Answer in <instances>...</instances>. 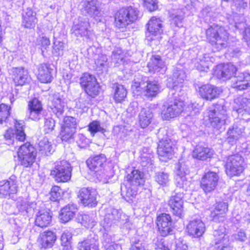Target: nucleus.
<instances>
[{
    "label": "nucleus",
    "instance_id": "1",
    "mask_svg": "<svg viewBox=\"0 0 250 250\" xmlns=\"http://www.w3.org/2000/svg\"><path fill=\"white\" fill-rule=\"evenodd\" d=\"M207 113L211 126L217 130L230 122L227 108L224 103H218L208 107Z\"/></svg>",
    "mask_w": 250,
    "mask_h": 250
},
{
    "label": "nucleus",
    "instance_id": "2",
    "mask_svg": "<svg viewBox=\"0 0 250 250\" xmlns=\"http://www.w3.org/2000/svg\"><path fill=\"white\" fill-rule=\"evenodd\" d=\"M206 36L209 42L218 51L228 45L229 34L222 26L214 24L211 25L206 31Z\"/></svg>",
    "mask_w": 250,
    "mask_h": 250
},
{
    "label": "nucleus",
    "instance_id": "3",
    "mask_svg": "<svg viewBox=\"0 0 250 250\" xmlns=\"http://www.w3.org/2000/svg\"><path fill=\"white\" fill-rule=\"evenodd\" d=\"M139 11L132 6L123 7L117 11L114 15L115 26L124 29L134 22L138 17Z\"/></svg>",
    "mask_w": 250,
    "mask_h": 250
},
{
    "label": "nucleus",
    "instance_id": "4",
    "mask_svg": "<svg viewBox=\"0 0 250 250\" xmlns=\"http://www.w3.org/2000/svg\"><path fill=\"white\" fill-rule=\"evenodd\" d=\"M158 137L159 139L157 147L158 155L161 161L166 162L172 158L173 143L167 135V130L164 129L159 130Z\"/></svg>",
    "mask_w": 250,
    "mask_h": 250
},
{
    "label": "nucleus",
    "instance_id": "5",
    "mask_svg": "<svg viewBox=\"0 0 250 250\" xmlns=\"http://www.w3.org/2000/svg\"><path fill=\"white\" fill-rule=\"evenodd\" d=\"M72 168L70 164L65 160L57 161L50 172L52 176L57 182H67L71 177Z\"/></svg>",
    "mask_w": 250,
    "mask_h": 250
},
{
    "label": "nucleus",
    "instance_id": "6",
    "mask_svg": "<svg viewBox=\"0 0 250 250\" xmlns=\"http://www.w3.org/2000/svg\"><path fill=\"white\" fill-rule=\"evenodd\" d=\"M18 156L21 165L24 167H31L37 156L36 149L30 143H26L19 148Z\"/></svg>",
    "mask_w": 250,
    "mask_h": 250
},
{
    "label": "nucleus",
    "instance_id": "7",
    "mask_svg": "<svg viewBox=\"0 0 250 250\" xmlns=\"http://www.w3.org/2000/svg\"><path fill=\"white\" fill-rule=\"evenodd\" d=\"M106 158L104 154H100L90 157L86 161L88 168L96 173L98 178L104 180L108 179L110 176L107 174V171L104 169Z\"/></svg>",
    "mask_w": 250,
    "mask_h": 250
},
{
    "label": "nucleus",
    "instance_id": "8",
    "mask_svg": "<svg viewBox=\"0 0 250 250\" xmlns=\"http://www.w3.org/2000/svg\"><path fill=\"white\" fill-rule=\"evenodd\" d=\"M245 166L244 158L240 154L230 155L226 161V173L231 177L239 175L244 171Z\"/></svg>",
    "mask_w": 250,
    "mask_h": 250
},
{
    "label": "nucleus",
    "instance_id": "9",
    "mask_svg": "<svg viewBox=\"0 0 250 250\" xmlns=\"http://www.w3.org/2000/svg\"><path fill=\"white\" fill-rule=\"evenodd\" d=\"M134 82L132 84L133 92L141 91L143 89L144 95L147 97H155L160 91V86L156 81H148L146 82Z\"/></svg>",
    "mask_w": 250,
    "mask_h": 250
},
{
    "label": "nucleus",
    "instance_id": "10",
    "mask_svg": "<svg viewBox=\"0 0 250 250\" xmlns=\"http://www.w3.org/2000/svg\"><path fill=\"white\" fill-rule=\"evenodd\" d=\"M184 104L182 101L175 100L165 104L161 108V117L164 120L179 116L184 110Z\"/></svg>",
    "mask_w": 250,
    "mask_h": 250
},
{
    "label": "nucleus",
    "instance_id": "11",
    "mask_svg": "<svg viewBox=\"0 0 250 250\" xmlns=\"http://www.w3.org/2000/svg\"><path fill=\"white\" fill-rule=\"evenodd\" d=\"M80 84L89 96L95 97L99 94L100 85L96 78L92 75L84 73L80 79Z\"/></svg>",
    "mask_w": 250,
    "mask_h": 250
},
{
    "label": "nucleus",
    "instance_id": "12",
    "mask_svg": "<svg viewBox=\"0 0 250 250\" xmlns=\"http://www.w3.org/2000/svg\"><path fill=\"white\" fill-rule=\"evenodd\" d=\"M80 84L89 96L95 97L99 94L100 85L96 78L92 75L84 73L80 79Z\"/></svg>",
    "mask_w": 250,
    "mask_h": 250
},
{
    "label": "nucleus",
    "instance_id": "13",
    "mask_svg": "<svg viewBox=\"0 0 250 250\" xmlns=\"http://www.w3.org/2000/svg\"><path fill=\"white\" fill-rule=\"evenodd\" d=\"M129 220L128 217L123 213L121 210L109 208L104 216V227H108L113 224H124Z\"/></svg>",
    "mask_w": 250,
    "mask_h": 250
},
{
    "label": "nucleus",
    "instance_id": "14",
    "mask_svg": "<svg viewBox=\"0 0 250 250\" xmlns=\"http://www.w3.org/2000/svg\"><path fill=\"white\" fill-rule=\"evenodd\" d=\"M233 110L236 111L238 116L243 120L250 119V99L239 96L234 100Z\"/></svg>",
    "mask_w": 250,
    "mask_h": 250
},
{
    "label": "nucleus",
    "instance_id": "15",
    "mask_svg": "<svg viewBox=\"0 0 250 250\" xmlns=\"http://www.w3.org/2000/svg\"><path fill=\"white\" fill-rule=\"evenodd\" d=\"M97 191L90 188H83L80 189L78 197L81 203L84 206L94 207L97 205Z\"/></svg>",
    "mask_w": 250,
    "mask_h": 250
},
{
    "label": "nucleus",
    "instance_id": "16",
    "mask_svg": "<svg viewBox=\"0 0 250 250\" xmlns=\"http://www.w3.org/2000/svg\"><path fill=\"white\" fill-rule=\"evenodd\" d=\"M71 31L76 37H85L88 38L91 34V31L88 18L79 17L74 22Z\"/></svg>",
    "mask_w": 250,
    "mask_h": 250
},
{
    "label": "nucleus",
    "instance_id": "17",
    "mask_svg": "<svg viewBox=\"0 0 250 250\" xmlns=\"http://www.w3.org/2000/svg\"><path fill=\"white\" fill-rule=\"evenodd\" d=\"M189 174L187 166L183 162H179L176 176V184L177 187L187 191L190 188V181L188 180L187 176Z\"/></svg>",
    "mask_w": 250,
    "mask_h": 250
},
{
    "label": "nucleus",
    "instance_id": "18",
    "mask_svg": "<svg viewBox=\"0 0 250 250\" xmlns=\"http://www.w3.org/2000/svg\"><path fill=\"white\" fill-rule=\"evenodd\" d=\"M219 176L217 172L208 171L206 172L201 181V188L207 193L215 189L218 185Z\"/></svg>",
    "mask_w": 250,
    "mask_h": 250
},
{
    "label": "nucleus",
    "instance_id": "19",
    "mask_svg": "<svg viewBox=\"0 0 250 250\" xmlns=\"http://www.w3.org/2000/svg\"><path fill=\"white\" fill-rule=\"evenodd\" d=\"M156 224L161 236L165 237L172 231V220L169 214L163 213L157 217Z\"/></svg>",
    "mask_w": 250,
    "mask_h": 250
},
{
    "label": "nucleus",
    "instance_id": "20",
    "mask_svg": "<svg viewBox=\"0 0 250 250\" xmlns=\"http://www.w3.org/2000/svg\"><path fill=\"white\" fill-rule=\"evenodd\" d=\"M245 126L242 125V121L235 122L230 126L227 133V141L233 145L242 137L245 130Z\"/></svg>",
    "mask_w": 250,
    "mask_h": 250
},
{
    "label": "nucleus",
    "instance_id": "21",
    "mask_svg": "<svg viewBox=\"0 0 250 250\" xmlns=\"http://www.w3.org/2000/svg\"><path fill=\"white\" fill-rule=\"evenodd\" d=\"M183 198L184 193L180 192L171 196L168 202L172 213L179 218H182L184 214Z\"/></svg>",
    "mask_w": 250,
    "mask_h": 250
},
{
    "label": "nucleus",
    "instance_id": "22",
    "mask_svg": "<svg viewBox=\"0 0 250 250\" xmlns=\"http://www.w3.org/2000/svg\"><path fill=\"white\" fill-rule=\"evenodd\" d=\"M16 177L12 175L6 181L0 182V198H6L17 193L18 186Z\"/></svg>",
    "mask_w": 250,
    "mask_h": 250
},
{
    "label": "nucleus",
    "instance_id": "23",
    "mask_svg": "<svg viewBox=\"0 0 250 250\" xmlns=\"http://www.w3.org/2000/svg\"><path fill=\"white\" fill-rule=\"evenodd\" d=\"M228 204L224 201H219L214 205L213 209L211 211L210 217L215 222H223L226 219L228 211Z\"/></svg>",
    "mask_w": 250,
    "mask_h": 250
},
{
    "label": "nucleus",
    "instance_id": "24",
    "mask_svg": "<svg viewBox=\"0 0 250 250\" xmlns=\"http://www.w3.org/2000/svg\"><path fill=\"white\" fill-rule=\"evenodd\" d=\"M197 90L202 98L209 101L217 98L222 92L220 88L209 84L199 86Z\"/></svg>",
    "mask_w": 250,
    "mask_h": 250
},
{
    "label": "nucleus",
    "instance_id": "25",
    "mask_svg": "<svg viewBox=\"0 0 250 250\" xmlns=\"http://www.w3.org/2000/svg\"><path fill=\"white\" fill-rule=\"evenodd\" d=\"M186 78L185 72L176 67L173 70L172 77L167 80V85L169 88L177 90L183 86Z\"/></svg>",
    "mask_w": 250,
    "mask_h": 250
},
{
    "label": "nucleus",
    "instance_id": "26",
    "mask_svg": "<svg viewBox=\"0 0 250 250\" xmlns=\"http://www.w3.org/2000/svg\"><path fill=\"white\" fill-rule=\"evenodd\" d=\"M49 106L53 113L58 118H60L63 116L64 109L66 106L65 99L60 93L55 94Z\"/></svg>",
    "mask_w": 250,
    "mask_h": 250
},
{
    "label": "nucleus",
    "instance_id": "27",
    "mask_svg": "<svg viewBox=\"0 0 250 250\" xmlns=\"http://www.w3.org/2000/svg\"><path fill=\"white\" fill-rule=\"evenodd\" d=\"M250 87V73L245 72L236 73L232 80V87L238 90H242Z\"/></svg>",
    "mask_w": 250,
    "mask_h": 250
},
{
    "label": "nucleus",
    "instance_id": "28",
    "mask_svg": "<svg viewBox=\"0 0 250 250\" xmlns=\"http://www.w3.org/2000/svg\"><path fill=\"white\" fill-rule=\"evenodd\" d=\"M187 229L190 235L198 238L205 232V225L200 219L195 218L189 221Z\"/></svg>",
    "mask_w": 250,
    "mask_h": 250
},
{
    "label": "nucleus",
    "instance_id": "29",
    "mask_svg": "<svg viewBox=\"0 0 250 250\" xmlns=\"http://www.w3.org/2000/svg\"><path fill=\"white\" fill-rule=\"evenodd\" d=\"M237 69L231 63L220 64L216 66L215 74L219 79L224 80L230 79L234 74L236 75Z\"/></svg>",
    "mask_w": 250,
    "mask_h": 250
},
{
    "label": "nucleus",
    "instance_id": "30",
    "mask_svg": "<svg viewBox=\"0 0 250 250\" xmlns=\"http://www.w3.org/2000/svg\"><path fill=\"white\" fill-rule=\"evenodd\" d=\"M13 80L16 85H23L29 80L28 73L23 67H14L10 70Z\"/></svg>",
    "mask_w": 250,
    "mask_h": 250
},
{
    "label": "nucleus",
    "instance_id": "31",
    "mask_svg": "<svg viewBox=\"0 0 250 250\" xmlns=\"http://www.w3.org/2000/svg\"><path fill=\"white\" fill-rule=\"evenodd\" d=\"M147 32L146 37L148 40H154L152 36L161 34L163 32L162 21L159 19L152 17L147 24Z\"/></svg>",
    "mask_w": 250,
    "mask_h": 250
},
{
    "label": "nucleus",
    "instance_id": "32",
    "mask_svg": "<svg viewBox=\"0 0 250 250\" xmlns=\"http://www.w3.org/2000/svg\"><path fill=\"white\" fill-rule=\"evenodd\" d=\"M147 66L149 72L152 73L159 72L163 73L166 70L165 63L159 55H152L147 63Z\"/></svg>",
    "mask_w": 250,
    "mask_h": 250
},
{
    "label": "nucleus",
    "instance_id": "33",
    "mask_svg": "<svg viewBox=\"0 0 250 250\" xmlns=\"http://www.w3.org/2000/svg\"><path fill=\"white\" fill-rule=\"evenodd\" d=\"M28 108L27 115L32 120H39L42 116V105L38 99L35 98L30 101L28 104Z\"/></svg>",
    "mask_w": 250,
    "mask_h": 250
},
{
    "label": "nucleus",
    "instance_id": "34",
    "mask_svg": "<svg viewBox=\"0 0 250 250\" xmlns=\"http://www.w3.org/2000/svg\"><path fill=\"white\" fill-rule=\"evenodd\" d=\"M97 0H85L83 6L86 13L95 20L100 21L102 13L97 6Z\"/></svg>",
    "mask_w": 250,
    "mask_h": 250
},
{
    "label": "nucleus",
    "instance_id": "35",
    "mask_svg": "<svg viewBox=\"0 0 250 250\" xmlns=\"http://www.w3.org/2000/svg\"><path fill=\"white\" fill-rule=\"evenodd\" d=\"M78 209L74 204H69L60 211L59 217L62 223H66L72 220L75 216Z\"/></svg>",
    "mask_w": 250,
    "mask_h": 250
},
{
    "label": "nucleus",
    "instance_id": "36",
    "mask_svg": "<svg viewBox=\"0 0 250 250\" xmlns=\"http://www.w3.org/2000/svg\"><path fill=\"white\" fill-rule=\"evenodd\" d=\"M36 15V11H34L30 7H27L22 13V26L26 28L34 27L37 22Z\"/></svg>",
    "mask_w": 250,
    "mask_h": 250
},
{
    "label": "nucleus",
    "instance_id": "37",
    "mask_svg": "<svg viewBox=\"0 0 250 250\" xmlns=\"http://www.w3.org/2000/svg\"><path fill=\"white\" fill-rule=\"evenodd\" d=\"M226 229L223 226H219L217 229H214L213 232V244L221 245L227 244L229 242V236L226 234Z\"/></svg>",
    "mask_w": 250,
    "mask_h": 250
},
{
    "label": "nucleus",
    "instance_id": "38",
    "mask_svg": "<svg viewBox=\"0 0 250 250\" xmlns=\"http://www.w3.org/2000/svg\"><path fill=\"white\" fill-rule=\"evenodd\" d=\"M144 177V174L142 171L134 169L126 176L125 183L138 187L144 184L145 182Z\"/></svg>",
    "mask_w": 250,
    "mask_h": 250
},
{
    "label": "nucleus",
    "instance_id": "39",
    "mask_svg": "<svg viewBox=\"0 0 250 250\" xmlns=\"http://www.w3.org/2000/svg\"><path fill=\"white\" fill-rule=\"evenodd\" d=\"M56 240V234L53 232L49 230L41 233L38 238V242L44 248L51 247Z\"/></svg>",
    "mask_w": 250,
    "mask_h": 250
},
{
    "label": "nucleus",
    "instance_id": "40",
    "mask_svg": "<svg viewBox=\"0 0 250 250\" xmlns=\"http://www.w3.org/2000/svg\"><path fill=\"white\" fill-rule=\"evenodd\" d=\"M52 215L49 210H40L36 215L35 224L41 228L47 227L51 222Z\"/></svg>",
    "mask_w": 250,
    "mask_h": 250
},
{
    "label": "nucleus",
    "instance_id": "41",
    "mask_svg": "<svg viewBox=\"0 0 250 250\" xmlns=\"http://www.w3.org/2000/svg\"><path fill=\"white\" fill-rule=\"evenodd\" d=\"M121 195L127 202L132 200L137 194V187L127 183L121 185Z\"/></svg>",
    "mask_w": 250,
    "mask_h": 250
},
{
    "label": "nucleus",
    "instance_id": "42",
    "mask_svg": "<svg viewBox=\"0 0 250 250\" xmlns=\"http://www.w3.org/2000/svg\"><path fill=\"white\" fill-rule=\"evenodd\" d=\"M52 69L47 64H42L39 68L38 78L42 83H50L52 79Z\"/></svg>",
    "mask_w": 250,
    "mask_h": 250
},
{
    "label": "nucleus",
    "instance_id": "43",
    "mask_svg": "<svg viewBox=\"0 0 250 250\" xmlns=\"http://www.w3.org/2000/svg\"><path fill=\"white\" fill-rule=\"evenodd\" d=\"M213 155L211 149L207 147L198 145L196 146L192 152L193 158L198 160H204L210 158Z\"/></svg>",
    "mask_w": 250,
    "mask_h": 250
},
{
    "label": "nucleus",
    "instance_id": "44",
    "mask_svg": "<svg viewBox=\"0 0 250 250\" xmlns=\"http://www.w3.org/2000/svg\"><path fill=\"white\" fill-rule=\"evenodd\" d=\"M153 115L149 108H143L139 115V123L141 126L145 128L151 122Z\"/></svg>",
    "mask_w": 250,
    "mask_h": 250
},
{
    "label": "nucleus",
    "instance_id": "45",
    "mask_svg": "<svg viewBox=\"0 0 250 250\" xmlns=\"http://www.w3.org/2000/svg\"><path fill=\"white\" fill-rule=\"evenodd\" d=\"M79 250H99V242L96 239H90L79 242Z\"/></svg>",
    "mask_w": 250,
    "mask_h": 250
},
{
    "label": "nucleus",
    "instance_id": "46",
    "mask_svg": "<svg viewBox=\"0 0 250 250\" xmlns=\"http://www.w3.org/2000/svg\"><path fill=\"white\" fill-rule=\"evenodd\" d=\"M24 122L22 120H15V137L16 139L23 142L25 140L26 134L24 132Z\"/></svg>",
    "mask_w": 250,
    "mask_h": 250
},
{
    "label": "nucleus",
    "instance_id": "47",
    "mask_svg": "<svg viewBox=\"0 0 250 250\" xmlns=\"http://www.w3.org/2000/svg\"><path fill=\"white\" fill-rule=\"evenodd\" d=\"M79 221L85 228H92L96 224L95 216L94 214H82L79 216Z\"/></svg>",
    "mask_w": 250,
    "mask_h": 250
},
{
    "label": "nucleus",
    "instance_id": "48",
    "mask_svg": "<svg viewBox=\"0 0 250 250\" xmlns=\"http://www.w3.org/2000/svg\"><path fill=\"white\" fill-rule=\"evenodd\" d=\"M76 132V130L73 129L62 127L60 135L62 141L71 143L74 141V135Z\"/></svg>",
    "mask_w": 250,
    "mask_h": 250
},
{
    "label": "nucleus",
    "instance_id": "49",
    "mask_svg": "<svg viewBox=\"0 0 250 250\" xmlns=\"http://www.w3.org/2000/svg\"><path fill=\"white\" fill-rule=\"evenodd\" d=\"M110 236L107 234L103 236V245L105 250H121V246L112 241Z\"/></svg>",
    "mask_w": 250,
    "mask_h": 250
},
{
    "label": "nucleus",
    "instance_id": "50",
    "mask_svg": "<svg viewBox=\"0 0 250 250\" xmlns=\"http://www.w3.org/2000/svg\"><path fill=\"white\" fill-rule=\"evenodd\" d=\"M127 91L123 85L116 84L114 99L117 103H121L126 97Z\"/></svg>",
    "mask_w": 250,
    "mask_h": 250
},
{
    "label": "nucleus",
    "instance_id": "51",
    "mask_svg": "<svg viewBox=\"0 0 250 250\" xmlns=\"http://www.w3.org/2000/svg\"><path fill=\"white\" fill-rule=\"evenodd\" d=\"M172 26L181 27L183 26L184 14L182 11H177L170 15Z\"/></svg>",
    "mask_w": 250,
    "mask_h": 250
},
{
    "label": "nucleus",
    "instance_id": "52",
    "mask_svg": "<svg viewBox=\"0 0 250 250\" xmlns=\"http://www.w3.org/2000/svg\"><path fill=\"white\" fill-rule=\"evenodd\" d=\"M169 175L168 173L159 171L155 173L154 178L155 181L160 186H166L169 181Z\"/></svg>",
    "mask_w": 250,
    "mask_h": 250
},
{
    "label": "nucleus",
    "instance_id": "53",
    "mask_svg": "<svg viewBox=\"0 0 250 250\" xmlns=\"http://www.w3.org/2000/svg\"><path fill=\"white\" fill-rule=\"evenodd\" d=\"M71 238V233L68 231L63 232L61 238V244L63 247V250H72Z\"/></svg>",
    "mask_w": 250,
    "mask_h": 250
},
{
    "label": "nucleus",
    "instance_id": "54",
    "mask_svg": "<svg viewBox=\"0 0 250 250\" xmlns=\"http://www.w3.org/2000/svg\"><path fill=\"white\" fill-rule=\"evenodd\" d=\"M39 146L40 147L39 150L42 154L48 155L49 154L51 153L52 146L47 138H44L41 140L39 143Z\"/></svg>",
    "mask_w": 250,
    "mask_h": 250
},
{
    "label": "nucleus",
    "instance_id": "55",
    "mask_svg": "<svg viewBox=\"0 0 250 250\" xmlns=\"http://www.w3.org/2000/svg\"><path fill=\"white\" fill-rule=\"evenodd\" d=\"M210 62L207 59L206 57H203L202 59H198L195 63V66L196 69L200 71L207 72L209 69Z\"/></svg>",
    "mask_w": 250,
    "mask_h": 250
},
{
    "label": "nucleus",
    "instance_id": "56",
    "mask_svg": "<svg viewBox=\"0 0 250 250\" xmlns=\"http://www.w3.org/2000/svg\"><path fill=\"white\" fill-rule=\"evenodd\" d=\"M153 156L151 154H144L141 157V164L142 167L152 168Z\"/></svg>",
    "mask_w": 250,
    "mask_h": 250
},
{
    "label": "nucleus",
    "instance_id": "57",
    "mask_svg": "<svg viewBox=\"0 0 250 250\" xmlns=\"http://www.w3.org/2000/svg\"><path fill=\"white\" fill-rule=\"evenodd\" d=\"M63 122L62 127L76 131L77 122L75 118L70 116L66 117L64 118Z\"/></svg>",
    "mask_w": 250,
    "mask_h": 250
},
{
    "label": "nucleus",
    "instance_id": "58",
    "mask_svg": "<svg viewBox=\"0 0 250 250\" xmlns=\"http://www.w3.org/2000/svg\"><path fill=\"white\" fill-rule=\"evenodd\" d=\"M10 107L6 104H0V124L6 121L10 116Z\"/></svg>",
    "mask_w": 250,
    "mask_h": 250
},
{
    "label": "nucleus",
    "instance_id": "59",
    "mask_svg": "<svg viewBox=\"0 0 250 250\" xmlns=\"http://www.w3.org/2000/svg\"><path fill=\"white\" fill-rule=\"evenodd\" d=\"M111 60L115 63L122 62L124 58L123 51L121 48H116L112 51Z\"/></svg>",
    "mask_w": 250,
    "mask_h": 250
},
{
    "label": "nucleus",
    "instance_id": "60",
    "mask_svg": "<svg viewBox=\"0 0 250 250\" xmlns=\"http://www.w3.org/2000/svg\"><path fill=\"white\" fill-rule=\"evenodd\" d=\"M104 130L101 126L100 122L98 121H93L88 125V130L93 136L98 132H103Z\"/></svg>",
    "mask_w": 250,
    "mask_h": 250
},
{
    "label": "nucleus",
    "instance_id": "61",
    "mask_svg": "<svg viewBox=\"0 0 250 250\" xmlns=\"http://www.w3.org/2000/svg\"><path fill=\"white\" fill-rule=\"evenodd\" d=\"M164 239L157 237L153 239L151 247L155 250H169L164 244Z\"/></svg>",
    "mask_w": 250,
    "mask_h": 250
},
{
    "label": "nucleus",
    "instance_id": "62",
    "mask_svg": "<svg viewBox=\"0 0 250 250\" xmlns=\"http://www.w3.org/2000/svg\"><path fill=\"white\" fill-rule=\"evenodd\" d=\"M63 42L59 41H55L53 46V54L55 56H62L63 55L64 47Z\"/></svg>",
    "mask_w": 250,
    "mask_h": 250
},
{
    "label": "nucleus",
    "instance_id": "63",
    "mask_svg": "<svg viewBox=\"0 0 250 250\" xmlns=\"http://www.w3.org/2000/svg\"><path fill=\"white\" fill-rule=\"evenodd\" d=\"M62 193V190L59 187H53L50 192V200L53 201H58L61 198Z\"/></svg>",
    "mask_w": 250,
    "mask_h": 250
},
{
    "label": "nucleus",
    "instance_id": "64",
    "mask_svg": "<svg viewBox=\"0 0 250 250\" xmlns=\"http://www.w3.org/2000/svg\"><path fill=\"white\" fill-rule=\"evenodd\" d=\"M17 208L19 211L22 213L23 215L28 213L32 210V207L26 201L18 202Z\"/></svg>",
    "mask_w": 250,
    "mask_h": 250
}]
</instances>
